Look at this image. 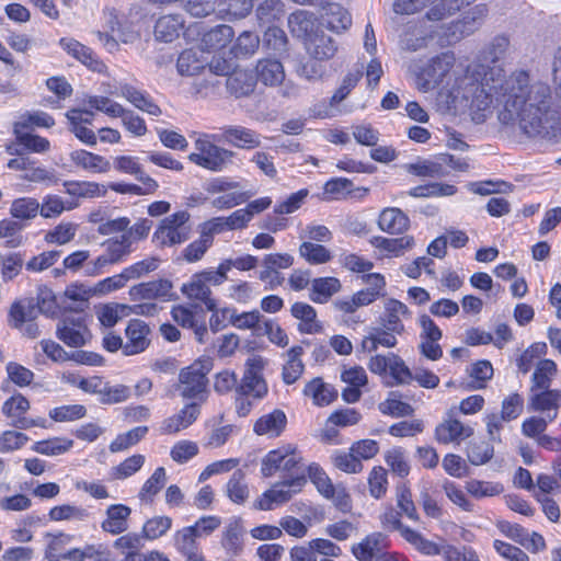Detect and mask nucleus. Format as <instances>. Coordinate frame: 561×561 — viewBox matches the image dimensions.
Listing matches in <instances>:
<instances>
[{"mask_svg": "<svg viewBox=\"0 0 561 561\" xmlns=\"http://www.w3.org/2000/svg\"><path fill=\"white\" fill-rule=\"evenodd\" d=\"M455 105L469 107L472 119L482 123L493 103L502 106L503 124L518 122L530 138L561 140V113L553 105L551 89L542 81H533L529 72L516 70L505 76L503 69L482 64L469 66L450 89Z\"/></svg>", "mask_w": 561, "mask_h": 561, "instance_id": "f257e3e1", "label": "nucleus"}, {"mask_svg": "<svg viewBox=\"0 0 561 561\" xmlns=\"http://www.w3.org/2000/svg\"><path fill=\"white\" fill-rule=\"evenodd\" d=\"M305 471L304 458L293 445L268 451L261 462V473L264 478H271L278 472L293 478L305 476Z\"/></svg>", "mask_w": 561, "mask_h": 561, "instance_id": "f03ea898", "label": "nucleus"}, {"mask_svg": "<svg viewBox=\"0 0 561 561\" xmlns=\"http://www.w3.org/2000/svg\"><path fill=\"white\" fill-rule=\"evenodd\" d=\"M45 558L48 561H84L87 558L101 559L102 545H87L83 548H73L65 552V548L72 540V536L65 533L45 534Z\"/></svg>", "mask_w": 561, "mask_h": 561, "instance_id": "7ed1b4c3", "label": "nucleus"}, {"mask_svg": "<svg viewBox=\"0 0 561 561\" xmlns=\"http://www.w3.org/2000/svg\"><path fill=\"white\" fill-rule=\"evenodd\" d=\"M455 62L453 53H443L430 59L422 68L413 67L419 90L427 92L442 84L455 67Z\"/></svg>", "mask_w": 561, "mask_h": 561, "instance_id": "20e7f679", "label": "nucleus"}, {"mask_svg": "<svg viewBox=\"0 0 561 561\" xmlns=\"http://www.w3.org/2000/svg\"><path fill=\"white\" fill-rule=\"evenodd\" d=\"M400 516L401 513L396 512L393 507L386 508L379 517L382 528L389 531H399L401 537L419 552L425 556H437L439 553L438 545L423 537L421 533L403 525Z\"/></svg>", "mask_w": 561, "mask_h": 561, "instance_id": "39448f33", "label": "nucleus"}, {"mask_svg": "<svg viewBox=\"0 0 561 561\" xmlns=\"http://www.w3.org/2000/svg\"><path fill=\"white\" fill-rule=\"evenodd\" d=\"M195 148L197 152L188 156L190 161L214 172L221 171L233 157L232 151L216 146L207 135L195 140Z\"/></svg>", "mask_w": 561, "mask_h": 561, "instance_id": "423d86ee", "label": "nucleus"}, {"mask_svg": "<svg viewBox=\"0 0 561 561\" xmlns=\"http://www.w3.org/2000/svg\"><path fill=\"white\" fill-rule=\"evenodd\" d=\"M305 476L284 479L266 490L254 503L255 508L271 511L275 505H282L299 493L306 484Z\"/></svg>", "mask_w": 561, "mask_h": 561, "instance_id": "0eeeda50", "label": "nucleus"}, {"mask_svg": "<svg viewBox=\"0 0 561 561\" xmlns=\"http://www.w3.org/2000/svg\"><path fill=\"white\" fill-rule=\"evenodd\" d=\"M188 219L190 214L184 210L165 217L153 233V241L159 247H172L185 242L190 237V229L184 226Z\"/></svg>", "mask_w": 561, "mask_h": 561, "instance_id": "6e6552de", "label": "nucleus"}, {"mask_svg": "<svg viewBox=\"0 0 561 561\" xmlns=\"http://www.w3.org/2000/svg\"><path fill=\"white\" fill-rule=\"evenodd\" d=\"M209 371L208 365L195 362L183 368L179 375V390L184 399H197L206 390V375Z\"/></svg>", "mask_w": 561, "mask_h": 561, "instance_id": "1a4fd4ad", "label": "nucleus"}, {"mask_svg": "<svg viewBox=\"0 0 561 561\" xmlns=\"http://www.w3.org/2000/svg\"><path fill=\"white\" fill-rule=\"evenodd\" d=\"M56 333L70 347H81L90 340V331L81 313L65 316L59 321Z\"/></svg>", "mask_w": 561, "mask_h": 561, "instance_id": "9d476101", "label": "nucleus"}, {"mask_svg": "<svg viewBox=\"0 0 561 561\" xmlns=\"http://www.w3.org/2000/svg\"><path fill=\"white\" fill-rule=\"evenodd\" d=\"M129 297L133 301L173 299V285L169 279H154L136 284L129 288Z\"/></svg>", "mask_w": 561, "mask_h": 561, "instance_id": "9b49d317", "label": "nucleus"}, {"mask_svg": "<svg viewBox=\"0 0 561 561\" xmlns=\"http://www.w3.org/2000/svg\"><path fill=\"white\" fill-rule=\"evenodd\" d=\"M263 365L261 356H252L247 359L245 371L240 387L243 396L261 399L267 393V386L261 376Z\"/></svg>", "mask_w": 561, "mask_h": 561, "instance_id": "f8f14e48", "label": "nucleus"}, {"mask_svg": "<svg viewBox=\"0 0 561 561\" xmlns=\"http://www.w3.org/2000/svg\"><path fill=\"white\" fill-rule=\"evenodd\" d=\"M213 140L226 142L240 149H255L261 146V138L254 130L243 126H224L219 135H214Z\"/></svg>", "mask_w": 561, "mask_h": 561, "instance_id": "ddd939ff", "label": "nucleus"}, {"mask_svg": "<svg viewBox=\"0 0 561 561\" xmlns=\"http://www.w3.org/2000/svg\"><path fill=\"white\" fill-rule=\"evenodd\" d=\"M561 408V390L540 388L530 392L528 399V409L534 412L546 413L549 421H553L558 416Z\"/></svg>", "mask_w": 561, "mask_h": 561, "instance_id": "4468645a", "label": "nucleus"}, {"mask_svg": "<svg viewBox=\"0 0 561 561\" xmlns=\"http://www.w3.org/2000/svg\"><path fill=\"white\" fill-rule=\"evenodd\" d=\"M103 247L105 248V251L93 262L92 274H99L103 267L110 264L118 263L123 261L125 256L131 253V244L124 237V234H122L119 238L107 239L103 243Z\"/></svg>", "mask_w": 561, "mask_h": 561, "instance_id": "2eb2a0df", "label": "nucleus"}, {"mask_svg": "<svg viewBox=\"0 0 561 561\" xmlns=\"http://www.w3.org/2000/svg\"><path fill=\"white\" fill-rule=\"evenodd\" d=\"M473 434V428L465 425L462 422L454 419L451 412L448 417L439 423L435 428V438L440 444H460V442L470 437Z\"/></svg>", "mask_w": 561, "mask_h": 561, "instance_id": "dca6fc26", "label": "nucleus"}, {"mask_svg": "<svg viewBox=\"0 0 561 561\" xmlns=\"http://www.w3.org/2000/svg\"><path fill=\"white\" fill-rule=\"evenodd\" d=\"M150 333L149 327L141 320H130L126 330V343H124L123 354L131 356L144 352L149 346L148 335Z\"/></svg>", "mask_w": 561, "mask_h": 561, "instance_id": "f3484780", "label": "nucleus"}, {"mask_svg": "<svg viewBox=\"0 0 561 561\" xmlns=\"http://www.w3.org/2000/svg\"><path fill=\"white\" fill-rule=\"evenodd\" d=\"M410 311L403 302L388 298L383 302V312L379 318L382 329L401 334L404 331L403 318L409 317Z\"/></svg>", "mask_w": 561, "mask_h": 561, "instance_id": "a211bd4d", "label": "nucleus"}, {"mask_svg": "<svg viewBox=\"0 0 561 561\" xmlns=\"http://www.w3.org/2000/svg\"><path fill=\"white\" fill-rule=\"evenodd\" d=\"M304 44L307 54L317 61L329 60L334 57L337 51L335 41L321 30H317Z\"/></svg>", "mask_w": 561, "mask_h": 561, "instance_id": "6ab92c4d", "label": "nucleus"}, {"mask_svg": "<svg viewBox=\"0 0 561 561\" xmlns=\"http://www.w3.org/2000/svg\"><path fill=\"white\" fill-rule=\"evenodd\" d=\"M59 45L65 49L70 56L85 65L93 71L103 72L106 69V66L98 59L94 53L80 42L75 38H61L59 41Z\"/></svg>", "mask_w": 561, "mask_h": 561, "instance_id": "aec40b11", "label": "nucleus"}, {"mask_svg": "<svg viewBox=\"0 0 561 561\" xmlns=\"http://www.w3.org/2000/svg\"><path fill=\"white\" fill-rule=\"evenodd\" d=\"M199 415V407L196 403L186 404L176 414L167 417L160 427L162 434H176L192 425Z\"/></svg>", "mask_w": 561, "mask_h": 561, "instance_id": "412c9836", "label": "nucleus"}, {"mask_svg": "<svg viewBox=\"0 0 561 561\" xmlns=\"http://www.w3.org/2000/svg\"><path fill=\"white\" fill-rule=\"evenodd\" d=\"M256 78L251 70H233L226 81L228 92L234 98H245L251 95L256 87Z\"/></svg>", "mask_w": 561, "mask_h": 561, "instance_id": "4be33fe9", "label": "nucleus"}, {"mask_svg": "<svg viewBox=\"0 0 561 561\" xmlns=\"http://www.w3.org/2000/svg\"><path fill=\"white\" fill-rule=\"evenodd\" d=\"M130 507L124 504H112L107 507L106 517L101 523V528L112 535H119L128 529Z\"/></svg>", "mask_w": 561, "mask_h": 561, "instance_id": "5701e85b", "label": "nucleus"}, {"mask_svg": "<svg viewBox=\"0 0 561 561\" xmlns=\"http://www.w3.org/2000/svg\"><path fill=\"white\" fill-rule=\"evenodd\" d=\"M118 95L125 98L135 107L149 115L160 116L162 114L160 106L146 92L138 90L131 84H121Z\"/></svg>", "mask_w": 561, "mask_h": 561, "instance_id": "b1692460", "label": "nucleus"}, {"mask_svg": "<svg viewBox=\"0 0 561 561\" xmlns=\"http://www.w3.org/2000/svg\"><path fill=\"white\" fill-rule=\"evenodd\" d=\"M13 134L15 135L18 145H21L31 152L44 153L50 149L49 140L30 133L28 124L25 122L14 123Z\"/></svg>", "mask_w": 561, "mask_h": 561, "instance_id": "393cba45", "label": "nucleus"}, {"mask_svg": "<svg viewBox=\"0 0 561 561\" xmlns=\"http://www.w3.org/2000/svg\"><path fill=\"white\" fill-rule=\"evenodd\" d=\"M409 217L397 207L385 208L378 218V227L387 233L399 234L409 229Z\"/></svg>", "mask_w": 561, "mask_h": 561, "instance_id": "a878e982", "label": "nucleus"}, {"mask_svg": "<svg viewBox=\"0 0 561 561\" xmlns=\"http://www.w3.org/2000/svg\"><path fill=\"white\" fill-rule=\"evenodd\" d=\"M93 294L94 290L87 288L83 284H71L64 291L61 305L65 309L80 313L88 307Z\"/></svg>", "mask_w": 561, "mask_h": 561, "instance_id": "bb28decb", "label": "nucleus"}, {"mask_svg": "<svg viewBox=\"0 0 561 561\" xmlns=\"http://www.w3.org/2000/svg\"><path fill=\"white\" fill-rule=\"evenodd\" d=\"M182 293L190 299L203 302L208 310H215L216 300L211 298V290L198 273L190 282L183 284Z\"/></svg>", "mask_w": 561, "mask_h": 561, "instance_id": "cd10ccee", "label": "nucleus"}, {"mask_svg": "<svg viewBox=\"0 0 561 561\" xmlns=\"http://www.w3.org/2000/svg\"><path fill=\"white\" fill-rule=\"evenodd\" d=\"M287 424L286 414L282 410H274L262 415L254 424V432L257 435L277 437L284 431Z\"/></svg>", "mask_w": 561, "mask_h": 561, "instance_id": "c85d7f7f", "label": "nucleus"}, {"mask_svg": "<svg viewBox=\"0 0 561 561\" xmlns=\"http://www.w3.org/2000/svg\"><path fill=\"white\" fill-rule=\"evenodd\" d=\"M324 193L332 195L335 199L363 198L367 195L368 188L354 187L353 182L348 179L336 178L324 184Z\"/></svg>", "mask_w": 561, "mask_h": 561, "instance_id": "c756f323", "label": "nucleus"}, {"mask_svg": "<svg viewBox=\"0 0 561 561\" xmlns=\"http://www.w3.org/2000/svg\"><path fill=\"white\" fill-rule=\"evenodd\" d=\"M70 160L76 167L94 173H105L111 170V163L107 159L82 149L72 151Z\"/></svg>", "mask_w": 561, "mask_h": 561, "instance_id": "7c9ffc66", "label": "nucleus"}, {"mask_svg": "<svg viewBox=\"0 0 561 561\" xmlns=\"http://www.w3.org/2000/svg\"><path fill=\"white\" fill-rule=\"evenodd\" d=\"M488 13L489 9L486 4L480 3L474 5L468 12H466L462 20L455 23L454 27L456 31H454L453 34L456 35V32H459L458 38L472 34L481 26Z\"/></svg>", "mask_w": 561, "mask_h": 561, "instance_id": "2f4dec72", "label": "nucleus"}, {"mask_svg": "<svg viewBox=\"0 0 561 561\" xmlns=\"http://www.w3.org/2000/svg\"><path fill=\"white\" fill-rule=\"evenodd\" d=\"M255 72L256 81L260 80L263 84L271 87L280 84L285 78L282 62L275 59L259 60Z\"/></svg>", "mask_w": 561, "mask_h": 561, "instance_id": "473e14b6", "label": "nucleus"}, {"mask_svg": "<svg viewBox=\"0 0 561 561\" xmlns=\"http://www.w3.org/2000/svg\"><path fill=\"white\" fill-rule=\"evenodd\" d=\"M234 35L230 25L220 24L203 34L201 46L204 50L215 51L226 47Z\"/></svg>", "mask_w": 561, "mask_h": 561, "instance_id": "72a5a7b5", "label": "nucleus"}, {"mask_svg": "<svg viewBox=\"0 0 561 561\" xmlns=\"http://www.w3.org/2000/svg\"><path fill=\"white\" fill-rule=\"evenodd\" d=\"M322 23L335 32L345 31L352 24L351 14L339 3H329L321 13Z\"/></svg>", "mask_w": 561, "mask_h": 561, "instance_id": "f704fd0d", "label": "nucleus"}, {"mask_svg": "<svg viewBox=\"0 0 561 561\" xmlns=\"http://www.w3.org/2000/svg\"><path fill=\"white\" fill-rule=\"evenodd\" d=\"M183 25L184 21L181 15H163L156 22L154 36L161 42L170 43L179 37Z\"/></svg>", "mask_w": 561, "mask_h": 561, "instance_id": "c9c22d12", "label": "nucleus"}, {"mask_svg": "<svg viewBox=\"0 0 561 561\" xmlns=\"http://www.w3.org/2000/svg\"><path fill=\"white\" fill-rule=\"evenodd\" d=\"M302 353L304 348L298 345L293 346L286 352V362L283 366L282 373L283 381L286 385L295 383L302 375L305 369V365L301 360Z\"/></svg>", "mask_w": 561, "mask_h": 561, "instance_id": "e433bc0d", "label": "nucleus"}, {"mask_svg": "<svg viewBox=\"0 0 561 561\" xmlns=\"http://www.w3.org/2000/svg\"><path fill=\"white\" fill-rule=\"evenodd\" d=\"M386 539L382 533H373L357 545H354L352 552L358 561H371L376 552L386 546Z\"/></svg>", "mask_w": 561, "mask_h": 561, "instance_id": "4c0bfd02", "label": "nucleus"}, {"mask_svg": "<svg viewBox=\"0 0 561 561\" xmlns=\"http://www.w3.org/2000/svg\"><path fill=\"white\" fill-rule=\"evenodd\" d=\"M341 289V282L336 277H319L311 282L310 299L316 304H325Z\"/></svg>", "mask_w": 561, "mask_h": 561, "instance_id": "58836bf2", "label": "nucleus"}, {"mask_svg": "<svg viewBox=\"0 0 561 561\" xmlns=\"http://www.w3.org/2000/svg\"><path fill=\"white\" fill-rule=\"evenodd\" d=\"M221 547L228 556H239L243 550V529L237 520L229 523L221 537Z\"/></svg>", "mask_w": 561, "mask_h": 561, "instance_id": "ea45409f", "label": "nucleus"}, {"mask_svg": "<svg viewBox=\"0 0 561 561\" xmlns=\"http://www.w3.org/2000/svg\"><path fill=\"white\" fill-rule=\"evenodd\" d=\"M288 26L293 34L298 37H304L305 41L318 30L316 28L313 14L305 10H299L290 14L288 18Z\"/></svg>", "mask_w": 561, "mask_h": 561, "instance_id": "a19ab883", "label": "nucleus"}, {"mask_svg": "<svg viewBox=\"0 0 561 561\" xmlns=\"http://www.w3.org/2000/svg\"><path fill=\"white\" fill-rule=\"evenodd\" d=\"M304 393L310 397L316 405H328L336 397V391L328 383L323 382L321 378H313L310 380L305 389Z\"/></svg>", "mask_w": 561, "mask_h": 561, "instance_id": "79ce46f5", "label": "nucleus"}, {"mask_svg": "<svg viewBox=\"0 0 561 561\" xmlns=\"http://www.w3.org/2000/svg\"><path fill=\"white\" fill-rule=\"evenodd\" d=\"M370 243L389 255L398 256L413 247L414 239L411 236L401 238L374 237Z\"/></svg>", "mask_w": 561, "mask_h": 561, "instance_id": "37998d69", "label": "nucleus"}, {"mask_svg": "<svg viewBox=\"0 0 561 561\" xmlns=\"http://www.w3.org/2000/svg\"><path fill=\"white\" fill-rule=\"evenodd\" d=\"M557 373L558 367L552 359L539 360L531 377L530 392L539 390L540 388H550Z\"/></svg>", "mask_w": 561, "mask_h": 561, "instance_id": "c03bdc74", "label": "nucleus"}, {"mask_svg": "<svg viewBox=\"0 0 561 561\" xmlns=\"http://www.w3.org/2000/svg\"><path fill=\"white\" fill-rule=\"evenodd\" d=\"M226 494L236 504H243L249 499V488L242 470H236L226 484Z\"/></svg>", "mask_w": 561, "mask_h": 561, "instance_id": "a18cd8bd", "label": "nucleus"}, {"mask_svg": "<svg viewBox=\"0 0 561 561\" xmlns=\"http://www.w3.org/2000/svg\"><path fill=\"white\" fill-rule=\"evenodd\" d=\"M48 517L53 522H83L89 517L85 508L73 504H61L51 507Z\"/></svg>", "mask_w": 561, "mask_h": 561, "instance_id": "49530a36", "label": "nucleus"}, {"mask_svg": "<svg viewBox=\"0 0 561 561\" xmlns=\"http://www.w3.org/2000/svg\"><path fill=\"white\" fill-rule=\"evenodd\" d=\"M204 69V60L194 49L183 50L176 60V70L181 76H195Z\"/></svg>", "mask_w": 561, "mask_h": 561, "instance_id": "de8ad7c7", "label": "nucleus"}, {"mask_svg": "<svg viewBox=\"0 0 561 561\" xmlns=\"http://www.w3.org/2000/svg\"><path fill=\"white\" fill-rule=\"evenodd\" d=\"M129 306L123 304H105L98 308L96 316L102 325L114 327L123 317L128 316Z\"/></svg>", "mask_w": 561, "mask_h": 561, "instance_id": "09e8293b", "label": "nucleus"}, {"mask_svg": "<svg viewBox=\"0 0 561 561\" xmlns=\"http://www.w3.org/2000/svg\"><path fill=\"white\" fill-rule=\"evenodd\" d=\"M72 446V439L66 437H53L46 440L36 442L32 446V450L46 456H58L67 453Z\"/></svg>", "mask_w": 561, "mask_h": 561, "instance_id": "8fccbe9b", "label": "nucleus"}, {"mask_svg": "<svg viewBox=\"0 0 561 561\" xmlns=\"http://www.w3.org/2000/svg\"><path fill=\"white\" fill-rule=\"evenodd\" d=\"M259 46V36L255 33L244 31L238 36L231 47V54H233L236 58H248L256 53Z\"/></svg>", "mask_w": 561, "mask_h": 561, "instance_id": "3c124183", "label": "nucleus"}, {"mask_svg": "<svg viewBox=\"0 0 561 561\" xmlns=\"http://www.w3.org/2000/svg\"><path fill=\"white\" fill-rule=\"evenodd\" d=\"M36 317L35 307L32 301L19 300L12 304L9 311V323L12 328H22L24 322L34 320Z\"/></svg>", "mask_w": 561, "mask_h": 561, "instance_id": "603ef678", "label": "nucleus"}, {"mask_svg": "<svg viewBox=\"0 0 561 561\" xmlns=\"http://www.w3.org/2000/svg\"><path fill=\"white\" fill-rule=\"evenodd\" d=\"M23 225L12 219L0 220V239H4V245L10 249L21 247L24 243L22 234Z\"/></svg>", "mask_w": 561, "mask_h": 561, "instance_id": "864d4df0", "label": "nucleus"}, {"mask_svg": "<svg viewBox=\"0 0 561 561\" xmlns=\"http://www.w3.org/2000/svg\"><path fill=\"white\" fill-rule=\"evenodd\" d=\"M299 255L309 264H324L332 259L331 252L323 245L304 241L298 249Z\"/></svg>", "mask_w": 561, "mask_h": 561, "instance_id": "5fc2aeb1", "label": "nucleus"}, {"mask_svg": "<svg viewBox=\"0 0 561 561\" xmlns=\"http://www.w3.org/2000/svg\"><path fill=\"white\" fill-rule=\"evenodd\" d=\"M378 409L382 414L394 417L409 416L414 412L413 408L409 403L401 401L400 396L394 391L390 392L389 397L379 403Z\"/></svg>", "mask_w": 561, "mask_h": 561, "instance_id": "6e6d98bb", "label": "nucleus"}, {"mask_svg": "<svg viewBox=\"0 0 561 561\" xmlns=\"http://www.w3.org/2000/svg\"><path fill=\"white\" fill-rule=\"evenodd\" d=\"M167 482V474L163 467L154 470L151 477L144 483L139 491V499L144 502H152L153 497L160 492Z\"/></svg>", "mask_w": 561, "mask_h": 561, "instance_id": "4d7b16f0", "label": "nucleus"}, {"mask_svg": "<svg viewBox=\"0 0 561 561\" xmlns=\"http://www.w3.org/2000/svg\"><path fill=\"white\" fill-rule=\"evenodd\" d=\"M39 203L32 197H21L12 202L10 214L13 218L30 220L37 216Z\"/></svg>", "mask_w": 561, "mask_h": 561, "instance_id": "13d9d810", "label": "nucleus"}, {"mask_svg": "<svg viewBox=\"0 0 561 561\" xmlns=\"http://www.w3.org/2000/svg\"><path fill=\"white\" fill-rule=\"evenodd\" d=\"M493 446L484 440H471L467 447L468 460L473 466H481L490 461L493 457Z\"/></svg>", "mask_w": 561, "mask_h": 561, "instance_id": "bf43d9fd", "label": "nucleus"}, {"mask_svg": "<svg viewBox=\"0 0 561 561\" xmlns=\"http://www.w3.org/2000/svg\"><path fill=\"white\" fill-rule=\"evenodd\" d=\"M66 191L70 195L80 197L105 196L107 187L95 182H66Z\"/></svg>", "mask_w": 561, "mask_h": 561, "instance_id": "052dcab7", "label": "nucleus"}, {"mask_svg": "<svg viewBox=\"0 0 561 561\" xmlns=\"http://www.w3.org/2000/svg\"><path fill=\"white\" fill-rule=\"evenodd\" d=\"M471 381L469 389L479 390L483 389L486 381L493 377V367L489 360H478L470 369Z\"/></svg>", "mask_w": 561, "mask_h": 561, "instance_id": "680f3d73", "label": "nucleus"}, {"mask_svg": "<svg viewBox=\"0 0 561 561\" xmlns=\"http://www.w3.org/2000/svg\"><path fill=\"white\" fill-rule=\"evenodd\" d=\"M284 14V3L280 0H264L256 9L257 19L263 24L278 21Z\"/></svg>", "mask_w": 561, "mask_h": 561, "instance_id": "e2e57ef3", "label": "nucleus"}, {"mask_svg": "<svg viewBox=\"0 0 561 561\" xmlns=\"http://www.w3.org/2000/svg\"><path fill=\"white\" fill-rule=\"evenodd\" d=\"M264 320L259 310L244 311L241 313H238L236 310L232 327L239 330H253L256 334H261Z\"/></svg>", "mask_w": 561, "mask_h": 561, "instance_id": "0e129e2a", "label": "nucleus"}, {"mask_svg": "<svg viewBox=\"0 0 561 561\" xmlns=\"http://www.w3.org/2000/svg\"><path fill=\"white\" fill-rule=\"evenodd\" d=\"M148 432L147 426H137L124 434L118 435L110 445L112 453L125 450L136 445Z\"/></svg>", "mask_w": 561, "mask_h": 561, "instance_id": "69168bd1", "label": "nucleus"}, {"mask_svg": "<svg viewBox=\"0 0 561 561\" xmlns=\"http://www.w3.org/2000/svg\"><path fill=\"white\" fill-rule=\"evenodd\" d=\"M307 472L310 480L317 486L318 491L327 499L334 495V486L327 476V473L317 463H311L307 467Z\"/></svg>", "mask_w": 561, "mask_h": 561, "instance_id": "338daca9", "label": "nucleus"}, {"mask_svg": "<svg viewBox=\"0 0 561 561\" xmlns=\"http://www.w3.org/2000/svg\"><path fill=\"white\" fill-rule=\"evenodd\" d=\"M36 305L38 311L46 317L55 318L58 314L59 304L51 289L48 287H39L36 296Z\"/></svg>", "mask_w": 561, "mask_h": 561, "instance_id": "774afa93", "label": "nucleus"}]
</instances>
